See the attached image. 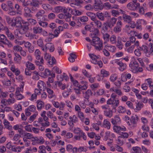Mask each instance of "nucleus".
<instances>
[{
  "label": "nucleus",
  "instance_id": "obj_49",
  "mask_svg": "<svg viewBox=\"0 0 153 153\" xmlns=\"http://www.w3.org/2000/svg\"><path fill=\"white\" fill-rule=\"evenodd\" d=\"M4 17L7 23L11 26V24H12L13 21V19L7 15H4Z\"/></svg>",
  "mask_w": 153,
  "mask_h": 153
},
{
  "label": "nucleus",
  "instance_id": "obj_18",
  "mask_svg": "<svg viewBox=\"0 0 153 153\" xmlns=\"http://www.w3.org/2000/svg\"><path fill=\"white\" fill-rule=\"evenodd\" d=\"M31 10L27 7H25L24 9L23 15L26 18L31 17L32 15L31 14Z\"/></svg>",
  "mask_w": 153,
  "mask_h": 153
},
{
  "label": "nucleus",
  "instance_id": "obj_15",
  "mask_svg": "<svg viewBox=\"0 0 153 153\" xmlns=\"http://www.w3.org/2000/svg\"><path fill=\"white\" fill-rule=\"evenodd\" d=\"M47 19L45 17H43L42 19L38 20L39 25L43 28H46L48 26V24L47 22H46Z\"/></svg>",
  "mask_w": 153,
  "mask_h": 153
},
{
  "label": "nucleus",
  "instance_id": "obj_53",
  "mask_svg": "<svg viewBox=\"0 0 153 153\" xmlns=\"http://www.w3.org/2000/svg\"><path fill=\"white\" fill-rule=\"evenodd\" d=\"M118 75L116 74H112L109 78L110 81L112 82H114L117 79Z\"/></svg>",
  "mask_w": 153,
  "mask_h": 153
},
{
  "label": "nucleus",
  "instance_id": "obj_43",
  "mask_svg": "<svg viewBox=\"0 0 153 153\" xmlns=\"http://www.w3.org/2000/svg\"><path fill=\"white\" fill-rule=\"evenodd\" d=\"M149 44V48H148L147 52H148V53H150L149 54V56H146L148 57H149L150 56L153 55V44L152 43H150Z\"/></svg>",
  "mask_w": 153,
  "mask_h": 153
},
{
  "label": "nucleus",
  "instance_id": "obj_56",
  "mask_svg": "<svg viewBox=\"0 0 153 153\" xmlns=\"http://www.w3.org/2000/svg\"><path fill=\"white\" fill-rule=\"evenodd\" d=\"M24 137L26 139H27L31 140H32L33 139L34 137L33 134L28 132H25V133L24 134Z\"/></svg>",
  "mask_w": 153,
  "mask_h": 153
},
{
  "label": "nucleus",
  "instance_id": "obj_26",
  "mask_svg": "<svg viewBox=\"0 0 153 153\" xmlns=\"http://www.w3.org/2000/svg\"><path fill=\"white\" fill-rule=\"evenodd\" d=\"M113 111L110 108L108 110L104 111V114L106 117L109 118H111L113 116Z\"/></svg>",
  "mask_w": 153,
  "mask_h": 153
},
{
  "label": "nucleus",
  "instance_id": "obj_41",
  "mask_svg": "<svg viewBox=\"0 0 153 153\" xmlns=\"http://www.w3.org/2000/svg\"><path fill=\"white\" fill-rule=\"evenodd\" d=\"M126 111L125 107L122 105L119 106L117 108V112L119 114H123Z\"/></svg>",
  "mask_w": 153,
  "mask_h": 153
},
{
  "label": "nucleus",
  "instance_id": "obj_38",
  "mask_svg": "<svg viewBox=\"0 0 153 153\" xmlns=\"http://www.w3.org/2000/svg\"><path fill=\"white\" fill-rule=\"evenodd\" d=\"M122 17L124 21L127 23H129L131 21V17L126 14H123Z\"/></svg>",
  "mask_w": 153,
  "mask_h": 153
},
{
  "label": "nucleus",
  "instance_id": "obj_63",
  "mask_svg": "<svg viewBox=\"0 0 153 153\" xmlns=\"http://www.w3.org/2000/svg\"><path fill=\"white\" fill-rule=\"evenodd\" d=\"M103 7L107 10L111 9V4L108 2H106L103 4Z\"/></svg>",
  "mask_w": 153,
  "mask_h": 153
},
{
  "label": "nucleus",
  "instance_id": "obj_58",
  "mask_svg": "<svg viewBox=\"0 0 153 153\" xmlns=\"http://www.w3.org/2000/svg\"><path fill=\"white\" fill-rule=\"evenodd\" d=\"M109 39L111 43L112 44H116L117 42L116 36L114 35H112L110 37Z\"/></svg>",
  "mask_w": 153,
  "mask_h": 153
},
{
  "label": "nucleus",
  "instance_id": "obj_5",
  "mask_svg": "<svg viewBox=\"0 0 153 153\" xmlns=\"http://www.w3.org/2000/svg\"><path fill=\"white\" fill-rule=\"evenodd\" d=\"M91 44L94 46L96 50L100 51L103 49L102 42L100 40L94 42H91Z\"/></svg>",
  "mask_w": 153,
  "mask_h": 153
},
{
  "label": "nucleus",
  "instance_id": "obj_20",
  "mask_svg": "<svg viewBox=\"0 0 153 153\" xmlns=\"http://www.w3.org/2000/svg\"><path fill=\"white\" fill-rule=\"evenodd\" d=\"M46 91L48 93V97L50 99H55L56 98V96L53 91L49 88H46Z\"/></svg>",
  "mask_w": 153,
  "mask_h": 153
},
{
  "label": "nucleus",
  "instance_id": "obj_6",
  "mask_svg": "<svg viewBox=\"0 0 153 153\" xmlns=\"http://www.w3.org/2000/svg\"><path fill=\"white\" fill-rule=\"evenodd\" d=\"M0 42L4 44L7 45L9 47H10L12 46V43L3 34H0Z\"/></svg>",
  "mask_w": 153,
  "mask_h": 153
},
{
  "label": "nucleus",
  "instance_id": "obj_44",
  "mask_svg": "<svg viewBox=\"0 0 153 153\" xmlns=\"http://www.w3.org/2000/svg\"><path fill=\"white\" fill-rule=\"evenodd\" d=\"M92 92H91L90 90H88L84 94L83 96L84 98L85 99L87 100L88 101V99L90 97V96L92 95Z\"/></svg>",
  "mask_w": 153,
  "mask_h": 153
},
{
  "label": "nucleus",
  "instance_id": "obj_23",
  "mask_svg": "<svg viewBox=\"0 0 153 153\" xmlns=\"http://www.w3.org/2000/svg\"><path fill=\"white\" fill-rule=\"evenodd\" d=\"M22 20V18L21 17H16L14 19V22L13 21L12 24H11V26L14 27L17 24H19L21 26V21Z\"/></svg>",
  "mask_w": 153,
  "mask_h": 153
},
{
  "label": "nucleus",
  "instance_id": "obj_7",
  "mask_svg": "<svg viewBox=\"0 0 153 153\" xmlns=\"http://www.w3.org/2000/svg\"><path fill=\"white\" fill-rule=\"evenodd\" d=\"M113 129L114 132L120 134L123 131H125L126 130V128L124 126H114Z\"/></svg>",
  "mask_w": 153,
  "mask_h": 153
},
{
  "label": "nucleus",
  "instance_id": "obj_51",
  "mask_svg": "<svg viewBox=\"0 0 153 153\" xmlns=\"http://www.w3.org/2000/svg\"><path fill=\"white\" fill-rule=\"evenodd\" d=\"M86 14L90 18L92 21L97 18L96 15L93 13L88 12L86 13Z\"/></svg>",
  "mask_w": 153,
  "mask_h": 153
},
{
  "label": "nucleus",
  "instance_id": "obj_21",
  "mask_svg": "<svg viewBox=\"0 0 153 153\" xmlns=\"http://www.w3.org/2000/svg\"><path fill=\"white\" fill-rule=\"evenodd\" d=\"M25 47L27 49L30 53H32L34 50V47L32 46L31 44L28 42H26L25 43Z\"/></svg>",
  "mask_w": 153,
  "mask_h": 153
},
{
  "label": "nucleus",
  "instance_id": "obj_60",
  "mask_svg": "<svg viewBox=\"0 0 153 153\" xmlns=\"http://www.w3.org/2000/svg\"><path fill=\"white\" fill-rule=\"evenodd\" d=\"M88 150V147L86 146H80L78 148V152L81 153L82 152H85Z\"/></svg>",
  "mask_w": 153,
  "mask_h": 153
},
{
  "label": "nucleus",
  "instance_id": "obj_24",
  "mask_svg": "<svg viewBox=\"0 0 153 153\" xmlns=\"http://www.w3.org/2000/svg\"><path fill=\"white\" fill-rule=\"evenodd\" d=\"M110 92H114L119 96L123 95V94L121 90L118 88H115L114 87L111 88L110 89Z\"/></svg>",
  "mask_w": 153,
  "mask_h": 153
},
{
  "label": "nucleus",
  "instance_id": "obj_54",
  "mask_svg": "<svg viewBox=\"0 0 153 153\" xmlns=\"http://www.w3.org/2000/svg\"><path fill=\"white\" fill-rule=\"evenodd\" d=\"M96 16L100 20L104 21L105 18L102 12H97L96 13Z\"/></svg>",
  "mask_w": 153,
  "mask_h": 153
},
{
  "label": "nucleus",
  "instance_id": "obj_55",
  "mask_svg": "<svg viewBox=\"0 0 153 153\" xmlns=\"http://www.w3.org/2000/svg\"><path fill=\"white\" fill-rule=\"evenodd\" d=\"M147 85L151 89L153 88V80L151 78L145 80Z\"/></svg>",
  "mask_w": 153,
  "mask_h": 153
},
{
  "label": "nucleus",
  "instance_id": "obj_8",
  "mask_svg": "<svg viewBox=\"0 0 153 153\" xmlns=\"http://www.w3.org/2000/svg\"><path fill=\"white\" fill-rule=\"evenodd\" d=\"M140 6L139 3L132 4L131 2H129L127 4V8L132 11L136 10Z\"/></svg>",
  "mask_w": 153,
  "mask_h": 153
},
{
  "label": "nucleus",
  "instance_id": "obj_50",
  "mask_svg": "<svg viewBox=\"0 0 153 153\" xmlns=\"http://www.w3.org/2000/svg\"><path fill=\"white\" fill-rule=\"evenodd\" d=\"M32 79L35 80H38L39 78V75L38 72L36 71H34L32 72Z\"/></svg>",
  "mask_w": 153,
  "mask_h": 153
},
{
  "label": "nucleus",
  "instance_id": "obj_28",
  "mask_svg": "<svg viewBox=\"0 0 153 153\" xmlns=\"http://www.w3.org/2000/svg\"><path fill=\"white\" fill-rule=\"evenodd\" d=\"M139 48L140 51H143L146 56H149V54L150 53H148V52H147L148 48L146 45H143L139 47Z\"/></svg>",
  "mask_w": 153,
  "mask_h": 153
},
{
  "label": "nucleus",
  "instance_id": "obj_59",
  "mask_svg": "<svg viewBox=\"0 0 153 153\" xmlns=\"http://www.w3.org/2000/svg\"><path fill=\"white\" fill-rule=\"evenodd\" d=\"M62 7L57 6L54 8L53 12L56 13H59L62 12Z\"/></svg>",
  "mask_w": 153,
  "mask_h": 153
},
{
  "label": "nucleus",
  "instance_id": "obj_32",
  "mask_svg": "<svg viewBox=\"0 0 153 153\" xmlns=\"http://www.w3.org/2000/svg\"><path fill=\"white\" fill-rule=\"evenodd\" d=\"M20 92H21V91L16 90L15 96L17 100H21L24 98V97L20 93Z\"/></svg>",
  "mask_w": 153,
  "mask_h": 153
},
{
  "label": "nucleus",
  "instance_id": "obj_1",
  "mask_svg": "<svg viewBox=\"0 0 153 153\" xmlns=\"http://www.w3.org/2000/svg\"><path fill=\"white\" fill-rule=\"evenodd\" d=\"M130 71L133 73L136 74L139 72H141L143 69L141 67H139L138 62L135 60L132 61L129 64Z\"/></svg>",
  "mask_w": 153,
  "mask_h": 153
},
{
  "label": "nucleus",
  "instance_id": "obj_34",
  "mask_svg": "<svg viewBox=\"0 0 153 153\" xmlns=\"http://www.w3.org/2000/svg\"><path fill=\"white\" fill-rule=\"evenodd\" d=\"M15 57L14 61L16 63L20 64L21 62L22 58L19 54L17 53H15Z\"/></svg>",
  "mask_w": 153,
  "mask_h": 153
},
{
  "label": "nucleus",
  "instance_id": "obj_52",
  "mask_svg": "<svg viewBox=\"0 0 153 153\" xmlns=\"http://www.w3.org/2000/svg\"><path fill=\"white\" fill-rule=\"evenodd\" d=\"M15 8L16 10L17 14H21L22 13V8L18 4H16L15 5Z\"/></svg>",
  "mask_w": 153,
  "mask_h": 153
},
{
  "label": "nucleus",
  "instance_id": "obj_25",
  "mask_svg": "<svg viewBox=\"0 0 153 153\" xmlns=\"http://www.w3.org/2000/svg\"><path fill=\"white\" fill-rule=\"evenodd\" d=\"M47 50H49L51 52H52L55 50L54 46L52 43L49 42L46 44Z\"/></svg>",
  "mask_w": 153,
  "mask_h": 153
},
{
  "label": "nucleus",
  "instance_id": "obj_47",
  "mask_svg": "<svg viewBox=\"0 0 153 153\" xmlns=\"http://www.w3.org/2000/svg\"><path fill=\"white\" fill-rule=\"evenodd\" d=\"M47 115L48 117L51 119H52L53 121L54 122L56 120L57 118L56 116H54L53 114L50 111L47 112Z\"/></svg>",
  "mask_w": 153,
  "mask_h": 153
},
{
  "label": "nucleus",
  "instance_id": "obj_36",
  "mask_svg": "<svg viewBox=\"0 0 153 153\" xmlns=\"http://www.w3.org/2000/svg\"><path fill=\"white\" fill-rule=\"evenodd\" d=\"M103 126L104 128H107L108 129H109L111 127L110 123L107 119L104 120Z\"/></svg>",
  "mask_w": 153,
  "mask_h": 153
},
{
  "label": "nucleus",
  "instance_id": "obj_29",
  "mask_svg": "<svg viewBox=\"0 0 153 153\" xmlns=\"http://www.w3.org/2000/svg\"><path fill=\"white\" fill-rule=\"evenodd\" d=\"M118 65L119 67H118V69L120 71H123L126 70L127 68L126 64L123 63L121 61Z\"/></svg>",
  "mask_w": 153,
  "mask_h": 153
},
{
  "label": "nucleus",
  "instance_id": "obj_12",
  "mask_svg": "<svg viewBox=\"0 0 153 153\" xmlns=\"http://www.w3.org/2000/svg\"><path fill=\"white\" fill-rule=\"evenodd\" d=\"M122 26V23L120 20H118L117 24L116 26L114 27L113 29V31L115 33H119L121 31V28Z\"/></svg>",
  "mask_w": 153,
  "mask_h": 153
},
{
  "label": "nucleus",
  "instance_id": "obj_35",
  "mask_svg": "<svg viewBox=\"0 0 153 153\" xmlns=\"http://www.w3.org/2000/svg\"><path fill=\"white\" fill-rule=\"evenodd\" d=\"M20 137L18 134H15L13 138V140L14 141L13 144L17 145L19 144L20 140H19Z\"/></svg>",
  "mask_w": 153,
  "mask_h": 153
},
{
  "label": "nucleus",
  "instance_id": "obj_16",
  "mask_svg": "<svg viewBox=\"0 0 153 153\" xmlns=\"http://www.w3.org/2000/svg\"><path fill=\"white\" fill-rule=\"evenodd\" d=\"M117 19L113 17L108 20L107 22V25L110 28L113 27L116 24Z\"/></svg>",
  "mask_w": 153,
  "mask_h": 153
},
{
  "label": "nucleus",
  "instance_id": "obj_45",
  "mask_svg": "<svg viewBox=\"0 0 153 153\" xmlns=\"http://www.w3.org/2000/svg\"><path fill=\"white\" fill-rule=\"evenodd\" d=\"M29 27L28 26L22 25L21 28L19 30V32L21 34H24L25 33L27 30H28Z\"/></svg>",
  "mask_w": 153,
  "mask_h": 153
},
{
  "label": "nucleus",
  "instance_id": "obj_11",
  "mask_svg": "<svg viewBox=\"0 0 153 153\" xmlns=\"http://www.w3.org/2000/svg\"><path fill=\"white\" fill-rule=\"evenodd\" d=\"M69 119L70 120L68 121V124L71 127H73L74 126V123H76L78 121V119L75 115L72 117H69Z\"/></svg>",
  "mask_w": 153,
  "mask_h": 153
},
{
  "label": "nucleus",
  "instance_id": "obj_14",
  "mask_svg": "<svg viewBox=\"0 0 153 153\" xmlns=\"http://www.w3.org/2000/svg\"><path fill=\"white\" fill-rule=\"evenodd\" d=\"M45 13V11L43 10H39L36 13L35 16L37 18V20L42 19L43 17H45L46 16L44 15Z\"/></svg>",
  "mask_w": 153,
  "mask_h": 153
},
{
  "label": "nucleus",
  "instance_id": "obj_19",
  "mask_svg": "<svg viewBox=\"0 0 153 153\" xmlns=\"http://www.w3.org/2000/svg\"><path fill=\"white\" fill-rule=\"evenodd\" d=\"M111 121L112 124L114 126H116L120 124L121 123V120L118 115H116L113 118L111 119Z\"/></svg>",
  "mask_w": 153,
  "mask_h": 153
},
{
  "label": "nucleus",
  "instance_id": "obj_2",
  "mask_svg": "<svg viewBox=\"0 0 153 153\" xmlns=\"http://www.w3.org/2000/svg\"><path fill=\"white\" fill-rule=\"evenodd\" d=\"M119 100L118 99H109L107 101V104L108 105H111L112 109H116V107L119 105Z\"/></svg>",
  "mask_w": 153,
  "mask_h": 153
},
{
  "label": "nucleus",
  "instance_id": "obj_30",
  "mask_svg": "<svg viewBox=\"0 0 153 153\" xmlns=\"http://www.w3.org/2000/svg\"><path fill=\"white\" fill-rule=\"evenodd\" d=\"M25 66L27 68L31 70H34L35 69V65L29 61L26 62Z\"/></svg>",
  "mask_w": 153,
  "mask_h": 153
},
{
  "label": "nucleus",
  "instance_id": "obj_31",
  "mask_svg": "<svg viewBox=\"0 0 153 153\" xmlns=\"http://www.w3.org/2000/svg\"><path fill=\"white\" fill-rule=\"evenodd\" d=\"M46 86L45 83L42 80H39L37 83V87L41 91L44 90Z\"/></svg>",
  "mask_w": 153,
  "mask_h": 153
},
{
  "label": "nucleus",
  "instance_id": "obj_27",
  "mask_svg": "<svg viewBox=\"0 0 153 153\" xmlns=\"http://www.w3.org/2000/svg\"><path fill=\"white\" fill-rule=\"evenodd\" d=\"M41 4L42 3L40 1L37 0H32L30 2L31 6L37 8H39V5Z\"/></svg>",
  "mask_w": 153,
  "mask_h": 153
},
{
  "label": "nucleus",
  "instance_id": "obj_33",
  "mask_svg": "<svg viewBox=\"0 0 153 153\" xmlns=\"http://www.w3.org/2000/svg\"><path fill=\"white\" fill-rule=\"evenodd\" d=\"M37 109L40 111L44 106V102L40 100H38L36 102Z\"/></svg>",
  "mask_w": 153,
  "mask_h": 153
},
{
  "label": "nucleus",
  "instance_id": "obj_3",
  "mask_svg": "<svg viewBox=\"0 0 153 153\" xmlns=\"http://www.w3.org/2000/svg\"><path fill=\"white\" fill-rule=\"evenodd\" d=\"M99 33V30L97 29H95L94 32L90 34L91 37L92 39L91 42H94L100 40V38L98 36Z\"/></svg>",
  "mask_w": 153,
  "mask_h": 153
},
{
  "label": "nucleus",
  "instance_id": "obj_61",
  "mask_svg": "<svg viewBox=\"0 0 153 153\" xmlns=\"http://www.w3.org/2000/svg\"><path fill=\"white\" fill-rule=\"evenodd\" d=\"M102 38L106 42L109 41L110 39V35L107 33H102Z\"/></svg>",
  "mask_w": 153,
  "mask_h": 153
},
{
  "label": "nucleus",
  "instance_id": "obj_40",
  "mask_svg": "<svg viewBox=\"0 0 153 153\" xmlns=\"http://www.w3.org/2000/svg\"><path fill=\"white\" fill-rule=\"evenodd\" d=\"M100 74L101 76L103 78L104 77H107L110 75L109 72L107 71L104 69H102L100 71Z\"/></svg>",
  "mask_w": 153,
  "mask_h": 153
},
{
  "label": "nucleus",
  "instance_id": "obj_48",
  "mask_svg": "<svg viewBox=\"0 0 153 153\" xmlns=\"http://www.w3.org/2000/svg\"><path fill=\"white\" fill-rule=\"evenodd\" d=\"M141 152V148L138 146H134L132 148L131 150V153H140Z\"/></svg>",
  "mask_w": 153,
  "mask_h": 153
},
{
  "label": "nucleus",
  "instance_id": "obj_9",
  "mask_svg": "<svg viewBox=\"0 0 153 153\" xmlns=\"http://www.w3.org/2000/svg\"><path fill=\"white\" fill-rule=\"evenodd\" d=\"M32 144L33 145H35L36 143L42 144L44 142L45 140L42 137H35L32 140Z\"/></svg>",
  "mask_w": 153,
  "mask_h": 153
},
{
  "label": "nucleus",
  "instance_id": "obj_46",
  "mask_svg": "<svg viewBox=\"0 0 153 153\" xmlns=\"http://www.w3.org/2000/svg\"><path fill=\"white\" fill-rule=\"evenodd\" d=\"M135 103L136 104V107L137 111L140 110L141 108L143 107L144 105L143 104L142 102H140V101L139 102L137 101L135 102Z\"/></svg>",
  "mask_w": 153,
  "mask_h": 153
},
{
  "label": "nucleus",
  "instance_id": "obj_17",
  "mask_svg": "<svg viewBox=\"0 0 153 153\" xmlns=\"http://www.w3.org/2000/svg\"><path fill=\"white\" fill-rule=\"evenodd\" d=\"M33 31L34 34H39L41 33L43 31V29L42 27L37 25L34 26L33 27Z\"/></svg>",
  "mask_w": 153,
  "mask_h": 153
},
{
  "label": "nucleus",
  "instance_id": "obj_62",
  "mask_svg": "<svg viewBox=\"0 0 153 153\" xmlns=\"http://www.w3.org/2000/svg\"><path fill=\"white\" fill-rule=\"evenodd\" d=\"M43 76V77H47L50 76L51 74V71L48 69H45L44 71L42 73Z\"/></svg>",
  "mask_w": 153,
  "mask_h": 153
},
{
  "label": "nucleus",
  "instance_id": "obj_22",
  "mask_svg": "<svg viewBox=\"0 0 153 153\" xmlns=\"http://www.w3.org/2000/svg\"><path fill=\"white\" fill-rule=\"evenodd\" d=\"M120 37L118 36L117 37V42L116 44V46L119 50L122 49L124 47L123 44L120 41Z\"/></svg>",
  "mask_w": 153,
  "mask_h": 153
},
{
  "label": "nucleus",
  "instance_id": "obj_13",
  "mask_svg": "<svg viewBox=\"0 0 153 153\" xmlns=\"http://www.w3.org/2000/svg\"><path fill=\"white\" fill-rule=\"evenodd\" d=\"M90 24L93 26L97 27L96 29L100 28L102 26V24L101 22L99 20H98L97 18L94 21L91 22ZM95 29H96L95 28Z\"/></svg>",
  "mask_w": 153,
  "mask_h": 153
},
{
  "label": "nucleus",
  "instance_id": "obj_10",
  "mask_svg": "<svg viewBox=\"0 0 153 153\" xmlns=\"http://www.w3.org/2000/svg\"><path fill=\"white\" fill-rule=\"evenodd\" d=\"M3 30H4V33L9 39L11 40H13L15 39L14 35L9 30L7 27H4Z\"/></svg>",
  "mask_w": 153,
  "mask_h": 153
},
{
  "label": "nucleus",
  "instance_id": "obj_4",
  "mask_svg": "<svg viewBox=\"0 0 153 153\" xmlns=\"http://www.w3.org/2000/svg\"><path fill=\"white\" fill-rule=\"evenodd\" d=\"M138 119V117L136 115H134L131 117L130 123H129V125L131 128H133L137 126Z\"/></svg>",
  "mask_w": 153,
  "mask_h": 153
},
{
  "label": "nucleus",
  "instance_id": "obj_57",
  "mask_svg": "<svg viewBox=\"0 0 153 153\" xmlns=\"http://www.w3.org/2000/svg\"><path fill=\"white\" fill-rule=\"evenodd\" d=\"M70 56L68 58L69 61L71 62H74L75 61V59L76 56L75 54L71 53L70 54Z\"/></svg>",
  "mask_w": 153,
  "mask_h": 153
},
{
  "label": "nucleus",
  "instance_id": "obj_39",
  "mask_svg": "<svg viewBox=\"0 0 153 153\" xmlns=\"http://www.w3.org/2000/svg\"><path fill=\"white\" fill-rule=\"evenodd\" d=\"M3 123L5 128L9 130L12 129V127L10 125V123L8 120L6 119H4L3 121Z\"/></svg>",
  "mask_w": 153,
  "mask_h": 153
},
{
  "label": "nucleus",
  "instance_id": "obj_37",
  "mask_svg": "<svg viewBox=\"0 0 153 153\" xmlns=\"http://www.w3.org/2000/svg\"><path fill=\"white\" fill-rule=\"evenodd\" d=\"M89 57L91 59V62L94 64H96L97 59L98 58L97 56L93 54H89Z\"/></svg>",
  "mask_w": 153,
  "mask_h": 153
},
{
  "label": "nucleus",
  "instance_id": "obj_64",
  "mask_svg": "<svg viewBox=\"0 0 153 153\" xmlns=\"http://www.w3.org/2000/svg\"><path fill=\"white\" fill-rule=\"evenodd\" d=\"M38 152L39 153H46L45 147L44 146H40Z\"/></svg>",
  "mask_w": 153,
  "mask_h": 153
},
{
  "label": "nucleus",
  "instance_id": "obj_42",
  "mask_svg": "<svg viewBox=\"0 0 153 153\" xmlns=\"http://www.w3.org/2000/svg\"><path fill=\"white\" fill-rule=\"evenodd\" d=\"M10 69L13 72L15 73L16 76L19 75L20 73L19 70L18 68H16L14 65H12Z\"/></svg>",
  "mask_w": 153,
  "mask_h": 153
}]
</instances>
